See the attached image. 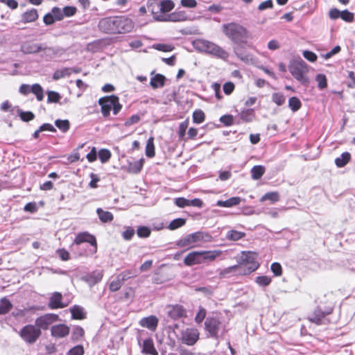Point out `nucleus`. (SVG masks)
<instances>
[{"mask_svg": "<svg viewBox=\"0 0 355 355\" xmlns=\"http://www.w3.org/2000/svg\"><path fill=\"white\" fill-rule=\"evenodd\" d=\"M189 122L187 121H184L182 122L179 125L178 130V135L180 139H182L185 135L186 130L188 128Z\"/></svg>", "mask_w": 355, "mask_h": 355, "instance_id": "obj_63", "label": "nucleus"}, {"mask_svg": "<svg viewBox=\"0 0 355 355\" xmlns=\"http://www.w3.org/2000/svg\"><path fill=\"white\" fill-rule=\"evenodd\" d=\"M51 14L53 16L55 21L62 20L64 17L63 10H62L60 8L54 7L51 10Z\"/></svg>", "mask_w": 355, "mask_h": 355, "instance_id": "obj_61", "label": "nucleus"}, {"mask_svg": "<svg viewBox=\"0 0 355 355\" xmlns=\"http://www.w3.org/2000/svg\"><path fill=\"white\" fill-rule=\"evenodd\" d=\"M265 173V168L263 166H254L251 169V176L253 180L260 179Z\"/></svg>", "mask_w": 355, "mask_h": 355, "instance_id": "obj_38", "label": "nucleus"}, {"mask_svg": "<svg viewBox=\"0 0 355 355\" xmlns=\"http://www.w3.org/2000/svg\"><path fill=\"white\" fill-rule=\"evenodd\" d=\"M148 9L150 10L155 20L160 21L159 17L164 18L166 14L162 13L161 6H159V1L153 0L148 6Z\"/></svg>", "mask_w": 355, "mask_h": 355, "instance_id": "obj_23", "label": "nucleus"}, {"mask_svg": "<svg viewBox=\"0 0 355 355\" xmlns=\"http://www.w3.org/2000/svg\"><path fill=\"white\" fill-rule=\"evenodd\" d=\"M73 68H63L60 70H57L53 75V78L55 80L62 78L66 76H69L72 73Z\"/></svg>", "mask_w": 355, "mask_h": 355, "instance_id": "obj_40", "label": "nucleus"}, {"mask_svg": "<svg viewBox=\"0 0 355 355\" xmlns=\"http://www.w3.org/2000/svg\"><path fill=\"white\" fill-rule=\"evenodd\" d=\"M255 282L261 286H266L271 282V278L268 276H258Z\"/></svg>", "mask_w": 355, "mask_h": 355, "instance_id": "obj_57", "label": "nucleus"}, {"mask_svg": "<svg viewBox=\"0 0 355 355\" xmlns=\"http://www.w3.org/2000/svg\"><path fill=\"white\" fill-rule=\"evenodd\" d=\"M137 235L141 238H147L150 234V230L145 226L139 227L137 231Z\"/></svg>", "mask_w": 355, "mask_h": 355, "instance_id": "obj_58", "label": "nucleus"}, {"mask_svg": "<svg viewBox=\"0 0 355 355\" xmlns=\"http://www.w3.org/2000/svg\"><path fill=\"white\" fill-rule=\"evenodd\" d=\"M21 340L26 344H34L41 336L42 331L35 324H26L18 332Z\"/></svg>", "mask_w": 355, "mask_h": 355, "instance_id": "obj_5", "label": "nucleus"}, {"mask_svg": "<svg viewBox=\"0 0 355 355\" xmlns=\"http://www.w3.org/2000/svg\"><path fill=\"white\" fill-rule=\"evenodd\" d=\"M144 165V159H140L139 160H135L131 162H129L128 167V171L132 173H139Z\"/></svg>", "mask_w": 355, "mask_h": 355, "instance_id": "obj_30", "label": "nucleus"}, {"mask_svg": "<svg viewBox=\"0 0 355 355\" xmlns=\"http://www.w3.org/2000/svg\"><path fill=\"white\" fill-rule=\"evenodd\" d=\"M198 339L199 333L196 329H187L182 332L181 340L187 345H193Z\"/></svg>", "mask_w": 355, "mask_h": 355, "instance_id": "obj_10", "label": "nucleus"}, {"mask_svg": "<svg viewBox=\"0 0 355 355\" xmlns=\"http://www.w3.org/2000/svg\"><path fill=\"white\" fill-rule=\"evenodd\" d=\"M62 295L60 293L55 292L52 294L51 297L49 299V302L48 304L49 307L51 309H57L64 308L67 306V304H64L62 302Z\"/></svg>", "mask_w": 355, "mask_h": 355, "instance_id": "obj_18", "label": "nucleus"}, {"mask_svg": "<svg viewBox=\"0 0 355 355\" xmlns=\"http://www.w3.org/2000/svg\"><path fill=\"white\" fill-rule=\"evenodd\" d=\"M17 112L19 116L20 119L25 122L30 121L35 118L34 114L30 111L24 112L22 111L21 109L17 108Z\"/></svg>", "mask_w": 355, "mask_h": 355, "instance_id": "obj_46", "label": "nucleus"}, {"mask_svg": "<svg viewBox=\"0 0 355 355\" xmlns=\"http://www.w3.org/2000/svg\"><path fill=\"white\" fill-rule=\"evenodd\" d=\"M203 263V256L201 251H193L188 254L184 259V263L187 266H191Z\"/></svg>", "mask_w": 355, "mask_h": 355, "instance_id": "obj_14", "label": "nucleus"}, {"mask_svg": "<svg viewBox=\"0 0 355 355\" xmlns=\"http://www.w3.org/2000/svg\"><path fill=\"white\" fill-rule=\"evenodd\" d=\"M222 30L231 41L236 44L243 43L248 38L247 30L237 23L232 22L223 24Z\"/></svg>", "mask_w": 355, "mask_h": 355, "instance_id": "obj_2", "label": "nucleus"}, {"mask_svg": "<svg viewBox=\"0 0 355 355\" xmlns=\"http://www.w3.org/2000/svg\"><path fill=\"white\" fill-rule=\"evenodd\" d=\"M289 71L292 76L301 84L308 86L309 79L306 76L308 73V67L302 60L293 61L289 66Z\"/></svg>", "mask_w": 355, "mask_h": 355, "instance_id": "obj_4", "label": "nucleus"}, {"mask_svg": "<svg viewBox=\"0 0 355 355\" xmlns=\"http://www.w3.org/2000/svg\"><path fill=\"white\" fill-rule=\"evenodd\" d=\"M31 92L33 93L38 101H42L44 98V91L42 87L39 84H34L31 86Z\"/></svg>", "mask_w": 355, "mask_h": 355, "instance_id": "obj_44", "label": "nucleus"}, {"mask_svg": "<svg viewBox=\"0 0 355 355\" xmlns=\"http://www.w3.org/2000/svg\"><path fill=\"white\" fill-rule=\"evenodd\" d=\"M340 18L346 22H352L354 19V15L347 10H344L341 11Z\"/></svg>", "mask_w": 355, "mask_h": 355, "instance_id": "obj_56", "label": "nucleus"}, {"mask_svg": "<svg viewBox=\"0 0 355 355\" xmlns=\"http://www.w3.org/2000/svg\"><path fill=\"white\" fill-rule=\"evenodd\" d=\"M83 243H89L92 246V252L97 251V242L95 236L87 232L78 233L73 241V244L80 245Z\"/></svg>", "mask_w": 355, "mask_h": 355, "instance_id": "obj_8", "label": "nucleus"}, {"mask_svg": "<svg viewBox=\"0 0 355 355\" xmlns=\"http://www.w3.org/2000/svg\"><path fill=\"white\" fill-rule=\"evenodd\" d=\"M43 50L50 53L54 52L52 48L43 47L40 44L26 42L21 46V51L25 54L36 53Z\"/></svg>", "mask_w": 355, "mask_h": 355, "instance_id": "obj_11", "label": "nucleus"}, {"mask_svg": "<svg viewBox=\"0 0 355 355\" xmlns=\"http://www.w3.org/2000/svg\"><path fill=\"white\" fill-rule=\"evenodd\" d=\"M96 213L99 219L103 223L111 222L114 219L113 214L111 212L104 211L101 208H98L96 209Z\"/></svg>", "mask_w": 355, "mask_h": 355, "instance_id": "obj_36", "label": "nucleus"}, {"mask_svg": "<svg viewBox=\"0 0 355 355\" xmlns=\"http://www.w3.org/2000/svg\"><path fill=\"white\" fill-rule=\"evenodd\" d=\"M186 223L184 218H178L173 220L168 225V229L170 230H175L179 227L184 226Z\"/></svg>", "mask_w": 355, "mask_h": 355, "instance_id": "obj_48", "label": "nucleus"}, {"mask_svg": "<svg viewBox=\"0 0 355 355\" xmlns=\"http://www.w3.org/2000/svg\"><path fill=\"white\" fill-rule=\"evenodd\" d=\"M193 121L196 123H201L205 121V114L201 110H195L193 113Z\"/></svg>", "mask_w": 355, "mask_h": 355, "instance_id": "obj_52", "label": "nucleus"}, {"mask_svg": "<svg viewBox=\"0 0 355 355\" xmlns=\"http://www.w3.org/2000/svg\"><path fill=\"white\" fill-rule=\"evenodd\" d=\"M202 256H203V262L205 261H214L216 257L220 256L223 252L220 250H210V251H201Z\"/></svg>", "mask_w": 355, "mask_h": 355, "instance_id": "obj_32", "label": "nucleus"}, {"mask_svg": "<svg viewBox=\"0 0 355 355\" xmlns=\"http://www.w3.org/2000/svg\"><path fill=\"white\" fill-rule=\"evenodd\" d=\"M114 95L105 96L99 98L98 104L101 107V113L104 117L110 116V111L112 110L114 105Z\"/></svg>", "mask_w": 355, "mask_h": 355, "instance_id": "obj_12", "label": "nucleus"}, {"mask_svg": "<svg viewBox=\"0 0 355 355\" xmlns=\"http://www.w3.org/2000/svg\"><path fill=\"white\" fill-rule=\"evenodd\" d=\"M239 115L241 121L245 123L251 122L255 116L253 109H244Z\"/></svg>", "mask_w": 355, "mask_h": 355, "instance_id": "obj_34", "label": "nucleus"}, {"mask_svg": "<svg viewBox=\"0 0 355 355\" xmlns=\"http://www.w3.org/2000/svg\"><path fill=\"white\" fill-rule=\"evenodd\" d=\"M38 13L35 8H31L21 15V22L24 24L31 23L38 19Z\"/></svg>", "mask_w": 355, "mask_h": 355, "instance_id": "obj_26", "label": "nucleus"}, {"mask_svg": "<svg viewBox=\"0 0 355 355\" xmlns=\"http://www.w3.org/2000/svg\"><path fill=\"white\" fill-rule=\"evenodd\" d=\"M207 314V311L202 306L199 307L198 311L196 315L195 321L196 323H201L205 318Z\"/></svg>", "mask_w": 355, "mask_h": 355, "instance_id": "obj_55", "label": "nucleus"}, {"mask_svg": "<svg viewBox=\"0 0 355 355\" xmlns=\"http://www.w3.org/2000/svg\"><path fill=\"white\" fill-rule=\"evenodd\" d=\"M245 236V234L243 232L237 230H230L227 232L226 239L230 241H239Z\"/></svg>", "mask_w": 355, "mask_h": 355, "instance_id": "obj_37", "label": "nucleus"}, {"mask_svg": "<svg viewBox=\"0 0 355 355\" xmlns=\"http://www.w3.org/2000/svg\"><path fill=\"white\" fill-rule=\"evenodd\" d=\"M47 101L48 103H57L61 98V96L59 93L53 91H49L47 92Z\"/></svg>", "mask_w": 355, "mask_h": 355, "instance_id": "obj_54", "label": "nucleus"}, {"mask_svg": "<svg viewBox=\"0 0 355 355\" xmlns=\"http://www.w3.org/2000/svg\"><path fill=\"white\" fill-rule=\"evenodd\" d=\"M331 311V309H327L326 311H322L320 308H317L309 317V320L317 324H320L322 323V320L325 315L330 314Z\"/></svg>", "mask_w": 355, "mask_h": 355, "instance_id": "obj_19", "label": "nucleus"}, {"mask_svg": "<svg viewBox=\"0 0 355 355\" xmlns=\"http://www.w3.org/2000/svg\"><path fill=\"white\" fill-rule=\"evenodd\" d=\"M242 199L240 197H232L226 200H218L216 205L220 207H232L241 203Z\"/></svg>", "mask_w": 355, "mask_h": 355, "instance_id": "obj_27", "label": "nucleus"}, {"mask_svg": "<svg viewBox=\"0 0 355 355\" xmlns=\"http://www.w3.org/2000/svg\"><path fill=\"white\" fill-rule=\"evenodd\" d=\"M165 76L162 74H156L150 79V85L154 89L162 87L164 85Z\"/></svg>", "mask_w": 355, "mask_h": 355, "instance_id": "obj_31", "label": "nucleus"}, {"mask_svg": "<svg viewBox=\"0 0 355 355\" xmlns=\"http://www.w3.org/2000/svg\"><path fill=\"white\" fill-rule=\"evenodd\" d=\"M84 335V329L79 326L75 327L72 331V338L74 340H78Z\"/></svg>", "mask_w": 355, "mask_h": 355, "instance_id": "obj_60", "label": "nucleus"}, {"mask_svg": "<svg viewBox=\"0 0 355 355\" xmlns=\"http://www.w3.org/2000/svg\"><path fill=\"white\" fill-rule=\"evenodd\" d=\"M302 106L301 101L295 96H293L288 100V107L293 112H297Z\"/></svg>", "mask_w": 355, "mask_h": 355, "instance_id": "obj_45", "label": "nucleus"}, {"mask_svg": "<svg viewBox=\"0 0 355 355\" xmlns=\"http://www.w3.org/2000/svg\"><path fill=\"white\" fill-rule=\"evenodd\" d=\"M205 329L209 336L214 338H218L220 334H223L225 331V326L216 318L208 317L205 322Z\"/></svg>", "mask_w": 355, "mask_h": 355, "instance_id": "obj_6", "label": "nucleus"}, {"mask_svg": "<svg viewBox=\"0 0 355 355\" xmlns=\"http://www.w3.org/2000/svg\"><path fill=\"white\" fill-rule=\"evenodd\" d=\"M279 195L277 192H268L264 194L260 199L261 202H263L266 200H270L272 202H275L279 201Z\"/></svg>", "mask_w": 355, "mask_h": 355, "instance_id": "obj_47", "label": "nucleus"}, {"mask_svg": "<svg viewBox=\"0 0 355 355\" xmlns=\"http://www.w3.org/2000/svg\"><path fill=\"white\" fill-rule=\"evenodd\" d=\"M158 318L155 315H150L148 317L143 318L139 321V324L148 329L151 331H155L158 324Z\"/></svg>", "mask_w": 355, "mask_h": 355, "instance_id": "obj_24", "label": "nucleus"}, {"mask_svg": "<svg viewBox=\"0 0 355 355\" xmlns=\"http://www.w3.org/2000/svg\"><path fill=\"white\" fill-rule=\"evenodd\" d=\"M272 101L278 106L282 105L285 102V96L283 94L276 92L272 95Z\"/></svg>", "mask_w": 355, "mask_h": 355, "instance_id": "obj_53", "label": "nucleus"}, {"mask_svg": "<svg viewBox=\"0 0 355 355\" xmlns=\"http://www.w3.org/2000/svg\"><path fill=\"white\" fill-rule=\"evenodd\" d=\"M241 272V270L239 268V265H234L232 266L227 267L226 268L222 269L219 270V277L220 278H226L230 277V274L238 272Z\"/></svg>", "mask_w": 355, "mask_h": 355, "instance_id": "obj_33", "label": "nucleus"}, {"mask_svg": "<svg viewBox=\"0 0 355 355\" xmlns=\"http://www.w3.org/2000/svg\"><path fill=\"white\" fill-rule=\"evenodd\" d=\"M234 51L236 55L245 64L256 65L257 60L252 54L246 53L241 47L234 48Z\"/></svg>", "mask_w": 355, "mask_h": 355, "instance_id": "obj_15", "label": "nucleus"}, {"mask_svg": "<svg viewBox=\"0 0 355 355\" xmlns=\"http://www.w3.org/2000/svg\"><path fill=\"white\" fill-rule=\"evenodd\" d=\"M351 155L348 152H344L341 155L335 159V164L337 167L341 168L345 166L350 160Z\"/></svg>", "mask_w": 355, "mask_h": 355, "instance_id": "obj_35", "label": "nucleus"}, {"mask_svg": "<svg viewBox=\"0 0 355 355\" xmlns=\"http://www.w3.org/2000/svg\"><path fill=\"white\" fill-rule=\"evenodd\" d=\"M98 27L105 33L123 34L130 32L134 28V23L130 18L114 16L101 19Z\"/></svg>", "mask_w": 355, "mask_h": 355, "instance_id": "obj_1", "label": "nucleus"}, {"mask_svg": "<svg viewBox=\"0 0 355 355\" xmlns=\"http://www.w3.org/2000/svg\"><path fill=\"white\" fill-rule=\"evenodd\" d=\"M84 348L82 345H76L71 349L67 355H83Z\"/></svg>", "mask_w": 355, "mask_h": 355, "instance_id": "obj_62", "label": "nucleus"}, {"mask_svg": "<svg viewBox=\"0 0 355 355\" xmlns=\"http://www.w3.org/2000/svg\"><path fill=\"white\" fill-rule=\"evenodd\" d=\"M220 121L225 125L230 126L234 123V117L231 114H225L220 116Z\"/></svg>", "mask_w": 355, "mask_h": 355, "instance_id": "obj_59", "label": "nucleus"}, {"mask_svg": "<svg viewBox=\"0 0 355 355\" xmlns=\"http://www.w3.org/2000/svg\"><path fill=\"white\" fill-rule=\"evenodd\" d=\"M55 125L62 132H67L70 128V123L67 119H57L55 121Z\"/></svg>", "mask_w": 355, "mask_h": 355, "instance_id": "obj_42", "label": "nucleus"}, {"mask_svg": "<svg viewBox=\"0 0 355 355\" xmlns=\"http://www.w3.org/2000/svg\"><path fill=\"white\" fill-rule=\"evenodd\" d=\"M98 157L102 163H105L110 159L111 153L107 149H101L98 151Z\"/></svg>", "mask_w": 355, "mask_h": 355, "instance_id": "obj_51", "label": "nucleus"}, {"mask_svg": "<svg viewBox=\"0 0 355 355\" xmlns=\"http://www.w3.org/2000/svg\"><path fill=\"white\" fill-rule=\"evenodd\" d=\"M58 320V315L55 313H46L36 318L35 324L40 330H46L49 326Z\"/></svg>", "mask_w": 355, "mask_h": 355, "instance_id": "obj_9", "label": "nucleus"}, {"mask_svg": "<svg viewBox=\"0 0 355 355\" xmlns=\"http://www.w3.org/2000/svg\"><path fill=\"white\" fill-rule=\"evenodd\" d=\"M12 308V304L6 297H3L0 301V315L6 314Z\"/></svg>", "mask_w": 355, "mask_h": 355, "instance_id": "obj_39", "label": "nucleus"}, {"mask_svg": "<svg viewBox=\"0 0 355 355\" xmlns=\"http://www.w3.org/2000/svg\"><path fill=\"white\" fill-rule=\"evenodd\" d=\"M214 42L205 40H196L193 42V46L198 51L208 54L213 46Z\"/></svg>", "mask_w": 355, "mask_h": 355, "instance_id": "obj_22", "label": "nucleus"}, {"mask_svg": "<svg viewBox=\"0 0 355 355\" xmlns=\"http://www.w3.org/2000/svg\"><path fill=\"white\" fill-rule=\"evenodd\" d=\"M214 42L205 40H196L193 42V46L198 51L208 54L213 46Z\"/></svg>", "mask_w": 355, "mask_h": 355, "instance_id": "obj_21", "label": "nucleus"}, {"mask_svg": "<svg viewBox=\"0 0 355 355\" xmlns=\"http://www.w3.org/2000/svg\"><path fill=\"white\" fill-rule=\"evenodd\" d=\"M155 146L153 137H150L146 143V155L148 157H153L155 156Z\"/></svg>", "mask_w": 355, "mask_h": 355, "instance_id": "obj_43", "label": "nucleus"}, {"mask_svg": "<svg viewBox=\"0 0 355 355\" xmlns=\"http://www.w3.org/2000/svg\"><path fill=\"white\" fill-rule=\"evenodd\" d=\"M315 81L318 83V87L322 90L327 87V80L324 74L319 73L315 76Z\"/></svg>", "mask_w": 355, "mask_h": 355, "instance_id": "obj_50", "label": "nucleus"}, {"mask_svg": "<svg viewBox=\"0 0 355 355\" xmlns=\"http://www.w3.org/2000/svg\"><path fill=\"white\" fill-rule=\"evenodd\" d=\"M69 327L64 324H58L51 327V332L53 337L61 338L69 334Z\"/></svg>", "mask_w": 355, "mask_h": 355, "instance_id": "obj_17", "label": "nucleus"}, {"mask_svg": "<svg viewBox=\"0 0 355 355\" xmlns=\"http://www.w3.org/2000/svg\"><path fill=\"white\" fill-rule=\"evenodd\" d=\"M208 54L224 60H227L229 57L228 52L215 43L213 44V46L211 47Z\"/></svg>", "mask_w": 355, "mask_h": 355, "instance_id": "obj_25", "label": "nucleus"}, {"mask_svg": "<svg viewBox=\"0 0 355 355\" xmlns=\"http://www.w3.org/2000/svg\"><path fill=\"white\" fill-rule=\"evenodd\" d=\"M72 318L74 319H83L85 318V313L83 309L78 306H75L71 309Z\"/></svg>", "mask_w": 355, "mask_h": 355, "instance_id": "obj_49", "label": "nucleus"}, {"mask_svg": "<svg viewBox=\"0 0 355 355\" xmlns=\"http://www.w3.org/2000/svg\"><path fill=\"white\" fill-rule=\"evenodd\" d=\"M257 254L253 252H242L239 258V266L244 274H250L256 270L259 264L257 261Z\"/></svg>", "mask_w": 355, "mask_h": 355, "instance_id": "obj_3", "label": "nucleus"}, {"mask_svg": "<svg viewBox=\"0 0 355 355\" xmlns=\"http://www.w3.org/2000/svg\"><path fill=\"white\" fill-rule=\"evenodd\" d=\"M168 316L173 320L187 317L186 309L180 304L168 306Z\"/></svg>", "mask_w": 355, "mask_h": 355, "instance_id": "obj_13", "label": "nucleus"}, {"mask_svg": "<svg viewBox=\"0 0 355 355\" xmlns=\"http://www.w3.org/2000/svg\"><path fill=\"white\" fill-rule=\"evenodd\" d=\"M105 44L106 43L104 40H96L87 44V50L92 53L98 52L103 49Z\"/></svg>", "mask_w": 355, "mask_h": 355, "instance_id": "obj_28", "label": "nucleus"}, {"mask_svg": "<svg viewBox=\"0 0 355 355\" xmlns=\"http://www.w3.org/2000/svg\"><path fill=\"white\" fill-rule=\"evenodd\" d=\"M160 21L179 22L187 19V15L184 11H175L170 14H166L164 18L159 17Z\"/></svg>", "mask_w": 355, "mask_h": 355, "instance_id": "obj_16", "label": "nucleus"}, {"mask_svg": "<svg viewBox=\"0 0 355 355\" xmlns=\"http://www.w3.org/2000/svg\"><path fill=\"white\" fill-rule=\"evenodd\" d=\"M142 352L145 354L158 355L151 338H148L144 340Z\"/></svg>", "mask_w": 355, "mask_h": 355, "instance_id": "obj_29", "label": "nucleus"}, {"mask_svg": "<svg viewBox=\"0 0 355 355\" xmlns=\"http://www.w3.org/2000/svg\"><path fill=\"white\" fill-rule=\"evenodd\" d=\"M211 236L204 235L201 232H195L187 235L177 242V245L180 248H189L193 246V244L198 241H211Z\"/></svg>", "mask_w": 355, "mask_h": 355, "instance_id": "obj_7", "label": "nucleus"}, {"mask_svg": "<svg viewBox=\"0 0 355 355\" xmlns=\"http://www.w3.org/2000/svg\"><path fill=\"white\" fill-rule=\"evenodd\" d=\"M159 6H161L162 12L167 14L174 8L175 3L171 0H162L159 1Z\"/></svg>", "mask_w": 355, "mask_h": 355, "instance_id": "obj_41", "label": "nucleus"}, {"mask_svg": "<svg viewBox=\"0 0 355 355\" xmlns=\"http://www.w3.org/2000/svg\"><path fill=\"white\" fill-rule=\"evenodd\" d=\"M56 254L62 261H68L70 258L69 252L63 248L57 250Z\"/></svg>", "mask_w": 355, "mask_h": 355, "instance_id": "obj_64", "label": "nucleus"}, {"mask_svg": "<svg viewBox=\"0 0 355 355\" xmlns=\"http://www.w3.org/2000/svg\"><path fill=\"white\" fill-rule=\"evenodd\" d=\"M130 278V277L126 273H120L118 275L110 284L109 288L110 291L116 292L119 291L123 284V282Z\"/></svg>", "mask_w": 355, "mask_h": 355, "instance_id": "obj_20", "label": "nucleus"}]
</instances>
